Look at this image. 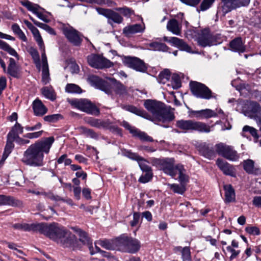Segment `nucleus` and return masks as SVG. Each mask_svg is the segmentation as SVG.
<instances>
[{
	"label": "nucleus",
	"instance_id": "f3484780",
	"mask_svg": "<svg viewBox=\"0 0 261 261\" xmlns=\"http://www.w3.org/2000/svg\"><path fill=\"white\" fill-rule=\"evenodd\" d=\"M88 81L91 86L104 91L107 94L111 92V87L110 86V83L103 81L97 76L90 75L88 78Z\"/></svg>",
	"mask_w": 261,
	"mask_h": 261
},
{
	"label": "nucleus",
	"instance_id": "4468645a",
	"mask_svg": "<svg viewBox=\"0 0 261 261\" xmlns=\"http://www.w3.org/2000/svg\"><path fill=\"white\" fill-rule=\"evenodd\" d=\"M123 64L137 71L144 72L147 70V66L143 61L137 57L129 56L124 57L122 59Z\"/></svg>",
	"mask_w": 261,
	"mask_h": 261
},
{
	"label": "nucleus",
	"instance_id": "052dcab7",
	"mask_svg": "<svg viewBox=\"0 0 261 261\" xmlns=\"http://www.w3.org/2000/svg\"><path fill=\"white\" fill-rule=\"evenodd\" d=\"M245 230L247 233L252 235H259L260 233L259 228L256 226L246 227Z\"/></svg>",
	"mask_w": 261,
	"mask_h": 261
},
{
	"label": "nucleus",
	"instance_id": "49530a36",
	"mask_svg": "<svg viewBox=\"0 0 261 261\" xmlns=\"http://www.w3.org/2000/svg\"><path fill=\"white\" fill-rule=\"evenodd\" d=\"M65 91L70 93L80 94L82 92L81 88L74 84H68L65 87Z\"/></svg>",
	"mask_w": 261,
	"mask_h": 261
},
{
	"label": "nucleus",
	"instance_id": "39448f33",
	"mask_svg": "<svg viewBox=\"0 0 261 261\" xmlns=\"http://www.w3.org/2000/svg\"><path fill=\"white\" fill-rule=\"evenodd\" d=\"M13 227L16 229L27 231H38L50 238L53 224L48 225L44 223H33L31 224L27 223H16L13 225Z\"/></svg>",
	"mask_w": 261,
	"mask_h": 261
},
{
	"label": "nucleus",
	"instance_id": "f03ea898",
	"mask_svg": "<svg viewBox=\"0 0 261 261\" xmlns=\"http://www.w3.org/2000/svg\"><path fill=\"white\" fill-rule=\"evenodd\" d=\"M55 141L53 137L44 138L31 145L24 152L22 162L32 167L43 166L44 153H48Z\"/></svg>",
	"mask_w": 261,
	"mask_h": 261
},
{
	"label": "nucleus",
	"instance_id": "b1692460",
	"mask_svg": "<svg viewBox=\"0 0 261 261\" xmlns=\"http://www.w3.org/2000/svg\"><path fill=\"white\" fill-rule=\"evenodd\" d=\"M34 114L37 116H42L47 112V108L39 99H36L33 103Z\"/></svg>",
	"mask_w": 261,
	"mask_h": 261
},
{
	"label": "nucleus",
	"instance_id": "5fc2aeb1",
	"mask_svg": "<svg viewBox=\"0 0 261 261\" xmlns=\"http://www.w3.org/2000/svg\"><path fill=\"white\" fill-rule=\"evenodd\" d=\"M62 116L59 114L47 115L44 117V121L51 123L56 122L60 119H62Z\"/></svg>",
	"mask_w": 261,
	"mask_h": 261
},
{
	"label": "nucleus",
	"instance_id": "423d86ee",
	"mask_svg": "<svg viewBox=\"0 0 261 261\" xmlns=\"http://www.w3.org/2000/svg\"><path fill=\"white\" fill-rule=\"evenodd\" d=\"M244 115L254 119L258 126L261 125V107L255 101H247L243 109Z\"/></svg>",
	"mask_w": 261,
	"mask_h": 261
},
{
	"label": "nucleus",
	"instance_id": "c85d7f7f",
	"mask_svg": "<svg viewBox=\"0 0 261 261\" xmlns=\"http://www.w3.org/2000/svg\"><path fill=\"white\" fill-rule=\"evenodd\" d=\"M125 110L145 119L151 120V117L146 112L135 106L130 105L126 106L125 107Z\"/></svg>",
	"mask_w": 261,
	"mask_h": 261
},
{
	"label": "nucleus",
	"instance_id": "a18cd8bd",
	"mask_svg": "<svg viewBox=\"0 0 261 261\" xmlns=\"http://www.w3.org/2000/svg\"><path fill=\"white\" fill-rule=\"evenodd\" d=\"M254 162L252 160H245L243 162V168L244 170L249 174L254 173Z\"/></svg>",
	"mask_w": 261,
	"mask_h": 261
},
{
	"label": "nucleus",
	"instance_id": "58836bf2",
	"mask_svg": "<svg viewBox=\"0 0 261 261\" xmlns=\"http://www.w3.org/2000/svg\"><path fill=\"white\" fill-rule=\"evenodd\" d=\"M176 250L181 252L182 261H192L189 247H185L182 248L181 247H177L176 248Z\"/></svg>",
	"mask_w": 261,
	"mask_h": 261
},
{
	"label": "nucleus",
	"instance_id": "2eb2a0df",
	"mask_svg": "<svg viewBox=\"0 0 261 261\" xmlns=\"http://www.w3.org/2000/svg\"><path fill=\"white\" fill-rule=\"evenodd\" d=\"M250 0H221L222 9L224 14L233 9L248 6Z\"/></svg>",
	"mask_w": 261,
	"mask_h": 261
},
{
	"label": "nucleus",
	"instance_id": "3c124183",
	"mask_svg": "<svg viewBox=\"0 0 261 261\" xmlns=\"http://www.w3.org/2000/svg\"><path fill=\"white\" fill-rule=\"evenodd\" d=\"M171 84L174 89H177L181 87L180 79L178 74L174 73L172 75Z\"/></svg>",
	"mask_w": 261,
	"mask_h": 261
},
{
	"label": "nucleus",
	"instance_id": "774afa93",
	"mask_svg": "<svg viewBox=\"0 0 261 261\" xmlns=\"http://www.w3.org/2000/svg\"><path fill=\"white\" fill-rule=\"evenodd\" d=\"M84 132L87 136L91 138L95 139L98 138V135L92 129L85 128L84 129Z\"/></svg>",
	"mask_w": 261,
	"mask_h": 261
},
{
	"label": "nucleus",
	"instance_id": "473e14b6",
	"mask_svg": "<svg viewBox=\"0 0 261 261\" xmlns=\"http://www.w3.org/2000/svg\"><path fill=\"white\" fill-rule=\"evenodd\" d=\"M225 191V200L226 202H230L235 200L234 190L230 185L224 186Z\"/></svg>",
	"mask_w": 261,
	"mask_h": 261
},
{
	"label": "nucleus",
	"instance_id": "20e7f679",
	"mask_svg": "<svg viewBox=\"0 0 261 261\" xmlns=\"http://www.w3.org/2000/svg\"><path fill=\"white\" fill-rule=\"evenodd\" d=\"M115 244L118 250L132 254L138 252L141 247V243L139 240L124 234L117 238Z\"/></svg>",
	"mask_w": 261,
	"mask_h": 261
},
{
	"label": "nucleus",
	"instance_id": "9d476101",
	"mask_svg": "<svg viewBox=\"0 0 261 261\" xmlns=\"http://www.w3.org/2000/svg\"><path fill=\"white\" fill-rule=\"evenodd\" d=\"M196 41L198 45L202 47H210L218 43L216 37L212 35L207 29L200 30Z\"/></svg>",
	"mask_w": 261,
	"mask_h": 261
},
{
	"label": "nucleus",
	"instance_id": "a878e982",
	"mask_svg": "<svg viewBox=\"0 0 261 261\" xmlns=\"http://www.w3.org/2000/svg\"><path fill=\"white\" fill-rule=\"evenodd\" d=\"M200 153L206 158L212 159L214 156V151L212 148L205 143H201L198 146Z\"/></svg>",
	"mask_w": 261,
	"mask_h": 261
},
{
	"label": "nucleus",
	"instance_id": "c9c22d12",
	"mask_svg": "<svg viewBox=\"0 0 261 261\" xmlns=\"http://www.w3.org/2000/svg\"><path fill=\"white\" fill-rule=\"evenodd\" d=\"M23 132V127L20 124L16 122L15 125L12 127L10 131L8 134L7 136L15 139V137H17L19 135L21 134Z\"/></svg>",
	"mask_w": 261,
	"mask_h": 261
},
{
	"label": "nucleus",
	"instance_id": "c03bdc74",
	"mask_svg": "<svg viewBox=\"0 0 261 261\" xmlns=\"http://www.w3.org/2000/svg\"><path fill=\"white\" fill-rule=\"evenodd\" d=\"M231 49H244V43L241 37H237L229 43Z\"/></svg>",
	"mask_w": 261,
	"mask_h": 261
},
{
	"label": "nucleus",
	"instance_id": "69168bd1",
	"mask_svg": "<svg viewBox=\"0 0 261 261\" xmlns=\"http://www.w3.org/2000/svg\"><path fill=\"white\" fill-rule=\"evenodd\" d=\"M226 249L228 251L231 253V255L230 256V260H232L235 258L240 253V250H236L233 249L231 246H229L226 247Z\"/></svg>",
	"mask_w": 261,
	"mask_h": 261
},
{
	"label": "nucleus",
	"instance_id": "2f4dec72",
	"mask_svg": "<svg viewBox=\"0 0 261 261\" xmlns=\"http://www.w3.org/2000/svg\"><path fill=\"white\" fill-rule=\"evenodd\" d=\"M213 126H210L205 123L200 121H194L193 130L200 133H210L212 130Z\"/></svg>",
	"mask_w": 261,
	"mask_h": 261
},
{
	"label": "nucleus",
	"instance_id": "4d7b16f0",
	"mask_svg": "<svg viewBox=\"0 0 261 261\" xmlns=\"http://www.w3.org/2000/svg\"><path fill=\"white\" fill-rule=\"evenodd\" d=\"M215 0H203L200 5V10L204 11L210 8Z\"/></svg>",
	"mask_w": 261,
	"mask_h": 261
},
{
	"label": "nucleus",
	"instance_id": "4be33fe9",
	"mask_svg": "<svg viewBox=\"0 0 261 261\" xmlns=\"http://www.w3.org/2000/svg\"><path fill=\"white\" fill-rule=\"evenodd\" d=\"M191 115L199 119H207L217 116L216 113L211 109H204L199 111H192Z\"/></svg>",
	"mask_w": 261,
	"mask_h": 261
},
{
	"label": "nucleus",
	"instance_id": "f8f14e48",
	"mask_svg": "<svg viewBox=\"0 0 261 261\" xmlns=\"http://www.w3.org/2000/svg\"><path fill=\"white\" fill-rule=\"evenodd\" d=\"M87 61L91 67L97 69L109 68L113 65L110 60L99 55L92 54L88 56Z\"/></svg>",
	"mask_w": 261,
	"mask_h": 261
},
{
	"label": "nucleus",
	"instance_id": "4c0bfd02",
	"mask_svg": "<svg viewBox=\"0 0 261 261\" xmlns=\"http://www.w3.org/2000/svg\"><path fill=\"white\" fill-rule=\"evenodd\" d=\"M11 30L13 33L23 42L27 41V38L22 32L19 25L17 23H14L11 26Z\"/></svg>",
	"mask_w": 261,
	"mask_h": 261
},
{
	"label": "nucleus",
	"instance_id": "393cba45",
	"mask_svg": "<svg viewBox=\"0 0 261 261\" xmlns=\"http://www.w3.org/2000/svg\"><path fill=\"white\" fill-rule=\"evenodd\" d=\"M167 29L173 34L179 35L181 31V24L176 19H172L167 24Z\"/></svg>",
	"mask_w": 261,
	"mask_h": 261
},
{
	"label": "nucleus",
	"instance_id": "aec40b11",
	"mask_svg": "<svg viewBox=\"0 0 261 261\" xmlns=\"http://www.w3.org/2000/svg\"><path fill=\"white\" fill-rule=\"evenodd\" d=\"M21 70L20 66L16 63L14 59L10 58L6 73L13 77L19 78L21 75Z\"/></svg>",
	"mask_w": 261,
	"mask_h": 261
},
{
	"label": "nucleus",
	"instance_id": "9b49d317",
	"mask_svg": "<svg viewBox=\"0 0 261 261\" xmlns=\"http://www.w3.org/2000/svg\"><path fill=\"white\" fill-rule=\"evenodd\" d=\"M217 152L226 159L231 161H237L239 159V155L232 147L220 143L215 146Z\"/></svg>",
	"mask_w": 261,
	"mask_h": 261
},
{
	"label": "nucleus",
	"instance_id": "6ab92c4d",
	"mask_svg": "<svg viewBox=\"0 0 261 261\" xmlns=\"http://www.w3.org/2000/svg\"><path fill=\"white\" fill-rule=\"evenodd\" d=\"M216 164L224 174L234 177L236 176V169L232 165L220 159L217 160Z\"/></svg>",
	"mask_w": 261,
	"mask_h": 261
},
{
	"label": "nucleus",
	"instance_id": "ddd939ff",
	"mask_svg": "<svg viewBox=\"0 0 261 261\" xmlns=\"http://www.w3.org/2000/svg\"><path fill=\"white\" fill-rule=\"evenodd\" d=\"M63 33L71 43L76 46L80 45L83 38L80 32L71 27H66L63 28Z\"/></svg>",
	"mask_w": 261,
	"mask_h": 261
},
{
	"label": "nucleus",
	"instance_id": "0e129e2a",
	"mask_svg": "<svg viewBox=\"0 0 261 261\" xmlns=\"http://www.w3.org/2000/svg\"><path fill=\"white\" fill-rule=\"evenodd\" d=\"M182 51H186L188 53L191 54H198L200 55H202L203 56H206L207 55L208 58H212L213 57L210 56L208 54L206 53L205 51H204L203 50H200L199 51H197L196 50H182Z\"/></svg>",
	"mask_w": 261,
	"mask_h": 261
},
{
	"label": "nucleus",
	"instance_id": "6e6d98bb",
	"mask_svg": "<svg viewBox=\"0 0 261 261\" xmlns=\"http://www.w3.org/2000/svg\"><path fill=\"white\" fill-rule=\"evenodd\" d=\"M145 174L142 175L139 179V181L141 183H146L149 181L152 178V171L144 172Z\"/></svg>",
	"mask_w": 261,
	"mask_h": 261
},
{
	"label": "nucleus",
	"instance_id": "a19ab883",
	"mask_svg": "<svg viewBox=\"0 0 261 261\" xmlns=\"http://www.w3.org/2000/svg\"><path fill=\"white\" fill-rule=\"evenodd\" d=\"M200 30H198L196 28L190 27L185 30L186 37L189 39H195L197 40V37L199 35Z\"/></svg>",
	"mask_w": 261,
	"mask_h": 261
},
{
	"label": "nucleus",
	"instance_id": "603ef678",
	"mask_svg": "<svg viewBox=\"0 0 261 261\" xmlns=\"http://www.w3.org/2000/svg\"><path fill=\"white\" fill-rule=\"evenodd\" d=\"M246 132H249L254 138H258L257 130L254 127L249 126L248 125L244 126L243 128V132L242 135L245 137V133Z\"/></svg>",
	"mask_w": 261,
	"mask_h": 261
},
{
	"label": "nucleus",
	"instance_id": "7ed1b4c3",
	"mask_svg": "<svg viewBox=\"0 0 261 261\" xmlns=\"http://www.w3.org/2000/svg\"><path fill=\"white\" fill-rule=\"evenodd\" d=\"M144 106L151 114L153 119L163 123L170 122L174 119V114L165 108L163 103L152 99L144 100Z\"/></svg>",
	"mask_w": 261,
	"mask_h": 261
},
{
	"label": "nucleus",
	"instance_id": "de8ad7c7",
	"mask_svg": "<svg viewBox=\"0 0 261 261\" xmlns=\"http://www.w3.org/2000/svg\"><path fill=\"white\" fill-rule=\"evenodd\" d=\"M42 93L46 98L51 100H54L56 99L55 94L52 88L44 87L42 89Z\"/></svg>",
	"mask_w": 261,
	"mask_h": 261
},
{
	"label": "nucleus",
	"instance_id": "0eeeda50",
	"mask_svg": "<svg viewBox=\"0 0 261 261\" xmlns=\"http://www.w3.org/2000/svg\"><path fill=\"white\" fill-rule=\"evenodd\" d=\"M190 86L192 94L197 98L210 99L211 98L215 97L212 91L202 83L195 81L191 82Z\"/></svg>",
	"mask_w": 261,
	"mask_h": 261
},
{
	"label": "nucleus",
	"instance_id": "37998d69",
	"mask_svg": "<svg viewBox=\"0 0 261 261\" xmlns=\"http://www.w3.org/2000/svg\"><path fill=\"white\" fill-rule=\"evenodd\" d=\"M168 187L171 189L174 193H177L179 194H183L186 191L185 185L180 184H168Z\"/></svg>",
	"mask_w": 261,
	"mask_h": 261
},
{
	"label": "nucleus",
	"instance_id": "cd10ccee",
	"mask_svg": "<svg viewBox=\"0 0 261 261\" xmlns=\"http://www.w3.org/2000/svg\"><path fill=\"white\" fill-rule=\"evenodd\" d=\"M145 29L144 25L136 24L126 27L123 29V33L129 37L131 34L142 32Z\"/></svg>",
	"mask_w": 261,
	"mask_h": 261
},
{
	"label": "nucleus",
	"instance_id": "72a5a7b5",
	"mask_svg": "<svg viewBox=\"0 0 261 261\" xmlns=\"http://www.w3.org/2000/svg\"><path fill=\"white\" fill-rule=\"evenodd\" d=\"M168 42L173 47L178 48L179 49H189L187 44L182 39L177 37H171L169 39Z\"/></svg>",
	"mask_w": 261,
	"mask_h": 261
},
{
	"label": "nucleus",
	"instance_id": "bf43d9fd",
	"mask_svg": "<svg viewBox=\"0 0 261 261\" xmlns=\"http://www.w3.org/2000/svg\"><path fill=\"white\" fill-rule=\"evenodd\" d=\"M43 133V130H40L34 133H29L26 134L24 137L30 139H36L41 137Z\"/></svg>",
	"mask_w": 261,
	"mask_h": 261
},
{
	"label": "nucleus",
	"instance_id": "6e6552de",
	"mask_svg": "<svg viewBox=\"0 0 261 261\" xmlns=\"http://www.w3.org/2000/svg\"><path fill=\"white\" fill-rule=\"evenodd\" d=\"M71 104L81 111L90 115L98 116L100 113L99 109L87 99H74L72 100Z\"/></svg>",
	"mask_w": 261,
	"mask_h": 261
},
{
	"label": "nucleus",
	"instance_id": "864d4df0",
	"mask_svg": "<svg viewBox=\"0 0 261 261\" xmlns=\"http://www.w3.org/2000/svg\"><path fill=\"white\" fill-rule=\"evenodd\" d=\"M148 162L142 158V160H140L138 162V164L141 170L143 172L152 171L151 167L148 165Z\"/></svg>",
	"mask_w": 261,
	"mask_h": 261
},
{
	"label": "nucleus",
	"instance_id": "412c9836",
	"mask_svg": "<svg viewBox=\"0 0 261 261\" xmlns=\"http://www.w3.org/2000/svg\"><path fill=\"white\" fill-rule=\"evenodd\" d=\"M41 61H42V82L46 85L49 83L50 81L48 65L47 63V57L46 56L44 50L41 53Z\"/></svg>",
	"mask_w": 261,
	"mask_h": 261
},
{
	"label": "nucleus",
	"instance_id": "5701e85b",
	"mask_svg": "<svg viewBox=\"0 0 261 261\" xmlns=\"http://www.w3.org/2000/svg\"><path fill=\"white\" fill-rule=\"evenodd\" d=\"M110 81L111 84H110V86L111 87V92L109 94H112L113 91L119 95H124L126 94V87L119 82L117 81L115 79L110 78Z\"/></svg>",
	"mask_w": 261,
	"mask_h": 261
},
{
	"label": "nucleus",
	"instance_id": "13d9d810",
	"mask_svg": "<svg viewBox=\"0 0 261 261\" xmlns=\"http://www.w3.org/2000/svg\"><path fill=\"white\" fill-rule=\"evenodd\" d=\"M33 37L35 40V41L38 43L39 47L42 48L44 47L43 41L42 38L40 34L39 30H37L35 32L32 33Z\"/></svg>",
	"mask_w": 261,
	"mask_h": 261
},
{
	"label": "nucleus",
	"instance_id": "09e8293b",
	"mask_svg": "<svg viewBox=\"0 0 261 261\" xmlns=\"http://www.w3.org/2000/svg\"><path fill=\"white\" fill-rule=\"evenodd\" d=\"M30 54L31 55L34 62L36 65L37 68L40 70L41 69V64L40 61L39 54L37 51V50H29Z\"/></svg>",
	"mask_w": 261,
	"mask_h": 261
},
{
	"label": "nucleus",
	"instance_id": "a211bd4d",
	"mask_svg": "<svg viewBox=\"0 0 261 261\" xmlns=\"http://www.w3.org/2000/svg\"><path fill=\"white\" fill-rule=\"evenodd\" d=\"M124 128L128 130L129 133L134 137H138L141 140L147 142H153L152 137L147 135L145 133L131 126L127 122L123 121L121 124Z\"/></svg>",
	"mask_w": 261,
	"mask_h": 261
},
{
	"label": "nucleus",
	"instance_id": "e433bc0d",
	"mask_svg": "<svg viewBox=\"0 0 261 261\" xmlns=\"http://www.w3.org/2000/svg\"><path fill=\"white\" fill-rule=\"evenodd\" d=\"M194 121L191 120H179L176 122V125L180 129L185 130H191L193 131Z\"/></svg>",
	"mask_w": 261,
	"mask_h": 261
},
{
	"label": "nucleus",
	"instance_id": "e2e57ef3",
	"mask_svg": "<svg viewBox=\"0 0 261 261\" xmlns=\"http://www.w3.org/2000/svg\"><path fill=\"white\" fill-rule=\"evenodd\" d=\"M39 28L43 29L45 31H46L48 33H49L50 35H55L56 32L55 30L50 27L49 25H48L46 24L43 23L41 22V23H39Z\"/></svg>",
	"mask_w": 261,
	"mask_h": 261
},
{
	"label": "nucleus",
	"instance_id": "f704fd0d",
	"mask_svg": "<svg viewBox=\"0 0 261 261\" xmlns=\"http://www.w3.org/2000/svg\"><path fill=\"white\" fill-rule=\"evenodd\" d=\"M19 201L14 198L13 197L0 195V205H9L11 206H16Z\"/></svg>",
	"mask_w": 261,
	"mask_h": 261
},
{
	"label": "nucleus",
	"instance_id": "f257e3e1",
	"mask_svg": "<svg viewBox=\"0 0 261 261\" xmlns=\"http://www.w3.org/2000/svg\"><path fill=\"white\" fill-rule=\"evenodd\" d=\"M79 235L80 238L77 240L73 234L64 227L57 223H53L50 239L64 247L72 248L73 250L80 249L83 245H90L89 238L85 232L80 230Z\"/></svg>",
	"mask_w": 261,
	"mask_h": 261
},
{
	"label": "nucleus",
	"instance_id": "8fccbe9b",
	"mask_svg": "<svg viewBox=\"0 0 261 261\" xmlns=\"http://www.w3.org/2000/svg\"><path fill=\"white\" fill-rule=\"evenodd\" d=\"M89 4H96L100 6L106 5L108 7H112L115 3L111 0H88Z\"/></svg>",
	"mask_w": 261,
	"mask_h": 261
},
{
	"label": "nucleus",
	"instance_id": "7c9ffc66",
	"mask_svg": "<svg viewBox=\"0 0 261 261\" xmlns=\"http://www.w3.org/2000/svg\"><path fill=\"white\" fill-rule=\"evenodd\" d=\"M177 174L178 173V181L180 184L186 185L189 182V176L186 173V170L182 165L178 164L176 165Z\"/></svg>",
	"mask_w": 261,
	"mask_h": 261
},
{
	"label": "nucleus",
	"instance_id": "dca6fc26",
	"mask_svg": "<svg viewBox=\"0 0 261 261\" xmlns=\"http://www.w3.org/2000/svg\"><path fill=\"white\" fill-rule=\"evenodd\" d=\"M21 4L29 11L35 14L40 19L44 22H49L50 21V19L47 16L42 13V11H44V9L41 8L38 5L34 4L28 0L21 1Z\"/></svg>",
	"mask_w": 261,
	"mask_h": 261
},
{
	"label": "nucleus",
	"instance_id": "338daca9",
	"mask_svg": "<svg viewBox=\"0 0 261 261\" xmlns=\"http://www.w3.org/2000/svg\"><path fill=\"white\" fill-rule=\"evenodd\" d=\"M140 218V215L138 213H135L133 215V220L130 222L131 226H136L139 223Z\"/></svg>",
	"mask_w": 261,
	"mask_h": 261
},
{
	"label": "nucleus",
	"instance_id": "680f3d73",
	"mask_svg": "<svg viewBox=\"0 0 261 261\" xmlns=\"http://www.w3.org/2000/svg\"><path fill=\"white\" fill-rule=\"evenodd\" d=\"M149 46L154 49H166L167 48L166 45L162 42H153L149 43Z\"/></svg>",
	"mask_w": 261,
	"mask_h": 261
},
{
	"label": "nucleus",
	"instance_id": "c756f323",
	"mask_svg": "<svg viewBox=\"0 0 261 261\" xmlns=\"http://www.w3.org/2000/svg\"><path fill=\"white\" fill-rule=\"evenodd\" d=\"M85 121L90 126L98 128H105L108 126L107 122L92 117L87 118Z\"/></svg>",
	"mask_w": 261,
	"mask_h": 261
},
{
	"label": "nucleus",
	"instance_id": "bb28decb",
	"mask_svg": "<svg viewBox=\"0 0 261 261\" xmlns=\"http://www.w3.org/2000/svg\"><path fill=\"white\" fill-rule=\"evenodd\" d=\"M14 140V139L11 138V137H9L8 136H7V141L6 145L5 147L2 158L0 161V164H3L4 161L6 160V159L8 157L9 155L12 152L14 147V145L13 143Z\"/></svg>",
	"mask_w": 261,
	"mask_h": 261
},
{
	"label": "nucleus",
	"instance_id": "1a4fd4ad",
	"mask_svg": "<svg viewBox=\"0 0 261 261\" xmlns=\"http://www.w3.org/2000/svg\"><path fill=\"white\" fill-rule=\"evenodd\" d=\"M153 163L165 174L173 178H174L176 175V165H174V160L173 159H155Z\"/></svg>",
	"mask_w": 261,
	"mask_h": 261
},
{
	"label": "nucleus",
	"instance_id": "79ce46f5",
	"mask_svg": "<svg viewBox=\"0 0 261 261\" xmlns=\"http://www.w3.org/2000/svg\"><path fill=\"white\" fill-rule=\"evenodd\" d=\"M170 77V72L169 69H165L158 76V81L160 83L165 84L169 81Z\"/></svg>",
	"mask_w": 261,
	"mask_h": 261
},
{
	"label": "nucleus",
	"instance_id": "ea45409f",
	"mask_svg": "<svg viewBox=\"0 0 261 261\" xmlns=\"http://www.w3.org/2000/svg\"><path fill=\"white\" fill-rule=\"evenodd\" d=\"M107 18L109 23H111V21L117 23H120L123 20V18L119 14L112 10H110Z\"/></svg>",
	"mask_w": 261,
	"mask_h": 261
}]
</instances>
